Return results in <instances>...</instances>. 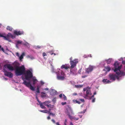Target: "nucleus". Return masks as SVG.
Here are the masks:
<instances>
[{"label":"nucleus","mask_w":125,"mask_h":125,"mask_svg":"<svg viewBox=\"0 0 125 125\" xmlns=\"http://www.w3.org/2000/svg\"><path fill=\"white\" fill-rule=\"evenodd\" d=\"M7 70L11 72L14 71L15 75L18 76L23 74V72L25 70V68L24 65H22L15 70L12 66L8 65Z\"/></svg>","instance_id":"f257e3e1"},{"label":"nucleus","mask_w":125,"mask_h":125,"mask_svg":"<svg viewBox=\"0 0 125 125\" xmlns=\"http://www.w3.org/2000/svg\"><path fill=\"white\" fill-rule=\"evenodd\" d=\"M114 68H113V70L117 74V76H121L122 75H124V73L121 72L120 69L122 67L121 65L119 66L118 62H116L114 64Z\"/></svg>","instance_id":"f03ea898"},{"label":"nucleus","mask_w":125,"mask_h":125,"mask_svg":"<svg viewBox=\"0 0 125 125\" xmlns=\"http://www.w3.org/2000/svg\"><path fill=\"white\" fill-rule=\"evenodd\" d=\"M70 60L69 62L71 66L69 68L70 69L71 68L73 69L76 66V64L78 63V59H75L74 60H73L72 57L70 58Z\"/></svg>","instance_id":"7ed1b4c3"},{"label":"nucleus","mask_w":125,"mask_h":125,"mask_svg":"<svg viewBox=\"0 0 125 125\" xmlns=\"http://www.w3.org/2000/svg\"><path fill=\"white\" fill-rule=\"evenodd\" d=\"M57 75V77L58 79L59 80H64L65 78L64 76L65 75V73L62 72V70H61L59 69V71L56 73Z\"/></svg>","instance_id":"20e7f679"},{"label":"nucleus","mask_w":125,"mask_h":125,"mask_svg":"<svg viewBox=\"0 0 125 125\" xmlns=\"http://www.w3.org/2000/svg\"><path fill=\"white\" fill-rule=\"evenodd\" d=\"M0 37H3V39L5 40H7L9 42H11L10 39V37H11L12 39H14V37L12 35L11 33H9L7 34L6 36L5 33L3 34H1L0 33Z\"/></svg>","instance_id":"39448f33"},{"label":"nucleus","mask_w":125,"mask_h":125,"mask_svg":"<svg viewBox=\"0 0 125 125\" xmlns=\"http://www.w3.org/2000/svg\"><path fill=\"white\" fill-rule=\"evenodd\" d=\"M37 101L39 103V104H37L39 105L41 107L42 109H45L46 108L45 106H47V101L43 103H42L41 101H39L38 99H36Z\"/></svg>","instance_id":"423d86ee"},{"label":"nucleus","mask_w":125,"mask_h":125,"mask_svg":"<svg viewBox=\"0 0 125 125\" xmlns=\"http://www.w3.org/2000/svg\"><path fill=\"white\" fill-rule=\"evenodd\" d=\"M83 90L84 91H86V94L85 95L86 96H90L92 95L90 88L89 86H87L86 88H83Z\"/></svg>","instance_id":"0eeeda50"},{"label":"nucleus","mask_w":125,"mask_h":125,"mask_svg":"<svg viewBox=\"0 0 125 125\" xmlns=\"http://www.w3.org/2000/svg\"><path fill=\"white\" fill-rule=\"evenodd\" d=\"M109 79L110 80L112 81H115L116 80V78L118 80L119 79V77L118 76H117L115 74H110L109 75Z\"/></svg>","instance_id":"6e6552de"},{"label":"nucleus","mask_w":125,"mask_h":125,"mask_svg":"<svg viewBox=\"0 0 125 125\" xmlns=\"http://www.w3.org/2000/svg\"><path fill=\"white\" fill-rule=\"evenodd\" d=\"M22 84H24L27 87H29L31 86V85H32V84L31 83V81L30 80L27 82V81H24L22 83Z\"/></svg>","instance_id":"1a4fd4ad"},{"label":"nucleus","mask_w":125,"mask_h":125,"mask_svg":"<svg viewBox=\"0 0 125 125\" xmlns=\"http://www.w3.org/2000/svg\"><path fill=\"white\" fill-rule=\"evenodd\" d=\"M4 75L5 76H7L10 78H12L13 76V74L12 73L8 71L4 73Z\"/></svg>","instance_id":"9d476101"},{"label":"nucleus","mask_w":125,"mask_h":125,"mask_svg":"<svg viewBox=\"0 0 125 125\" xmlns=\"http://www.w3.org/2000/svg\"><path fill=\"white\" fill-rule=\"evenodd\" d=\"M49 93L51 95L53 96L57 94V92L54 89H51L50 90Z\"/></svg>","instance_id":"9b49d317"},{"label":"nucleus","mask_w":125,"mask_h":125,"mask_svg":"<svg viewBox=\"0 0 125 125\" xmlns=\"http://www.w3.org/2000/svg\"><path fill=\"white\" fill-rule=\"evenodd\" d=\"M94 67L92 66H89L88 68H87L85 70V72L89 73L93 70Z\"/></svg>","instance_id":"f8f14e48"},{"label":"nucleus","mask_w":125,"mask_h":125,"mask_svg":"<svg viewBox=\"0 0 125 125\" xmlns=\"http://www.w3.org/2000/svg\"><path fill=\"white\" fill-rule=\"evenodd\" d=\"M14 33L16 35H20L23 34V32L22 31H14Z\"/></svg>","instance_id":"ddd939ff"},{"label":"nucleus","mask_w":125,"mask_h":125,"mask_svg":"<svg viewBox=\"0 0 125 125\" xmlns=\"http://www.w3.org/2000/svg\"><path fill=\"white\" fill-rule=\"evenodd\" d=\"M70 74H72V75H76L77 74V69H74V70L72 69H70Z\"/></svg>","instance_id":"4468645a"},{"label":"nucleus","mask_w":125,"mask_h":125,"mask_svg":"<svg viewBox=\"0 0 125 125\" xmlns=\"http://www.w3.org/2000/svg\"><path fill=\"white\" fill-rule=\"evenodd\" d=\"M61 68L62 69L64 68V69H65V70H67V69L70 68V65H69L68 66L66 64H65V65H63L61 66Z\"/></svg>","instance_id":"2eb2a0df"},{"label":"nucleus","mask_w":125,"mask_h":125,"mask_svg":"<svg viewBox=\"0 0 125 125\" xmlns=\"http://www.w3.org/2000/svg\"><path fill=\"white\" fill-rule=\"evenodd\" d=\"M8 65H5L3 67L2 71L4 73L8 71L6 69H7Z\"/></svg>","instance_id":"dca6fc26"},{"label":"nucleus","mask_w":125,"mask_h":125,"mask_svg":"<svg viewBox=\"0 0 125 125\" xmlns=\"http://www.w3.org/2000/svg\"><path fill=\"white\" fill-rule=\"evenodd\" d=\"M102 82L105 83H111V82H110V80H108L107 79H103L102 80Z\"/></svg>","instance_id":"f3484780"},{"label":"nucleus","mask_w":125,"mask_h":125,"mask_svg":"<svg viewBox=\"0 0 125 125\" xmlns=\"http://www.w3.org/2000/svg\"><path fill=\"white\" fill-rule=\"evenodd\" d=\"M19 58V59L21 62L22 61V59L23 58V56L25 55H16Z\"/></svg>","instance_id":"a211bd4d"},{"label":"nucleus","mask_w":125,"mask_h":125,"mask_svg":"<svg viewBox=\"0 0 125 125\" xmlns=\"http://www.w3.org/2000/svg\"><path fill=\"white\" fill-rule=\"evenodd\" d=\"M29 87L30 89L33 91H35L36 90L35 88L33 85H31V86L30 87Z\"/></svg>","instance_id":"6ab92c4d"},{"label":"nucleus","mask_w":125,"mask_h":125,"mask_svg":"<svg viewBox=\"0 0 125 125\" xmlns=\"http://www.w3.org/2000/svg\"><path fill=\"white\" fill-rule=\"evenodd\" d=\"M41 87L39 86H38L36 90L35 91L36 93L38 94H40V89L41 88Z\"/></svg>","instance_id":"aec40b11"},{"label":"nucleus","mask_w":125,"mask_h":125,"mask_svg":"<svg viewBox=\"0 0 125 125\" xmlns=\"http://www.w3.org/2000/svg\"><path fill=\"white\" fill-rule=\"evenodd\" d=\"M27 57L31 60H33L35 59L34 57L32 56V55H27Z\"/></svg>","instance_id":"412c9836"},{"label":"nucleus","mask_w":125,"mask_h":125,"mask_svg":"<svg viewBox=\"0 0 125 125\" xmlns=\"http://www.w3.org/2000/svg\"><path fill=\"white\" fill-rule=\"evenodd\" d=\"M31 78H32V79L33 81L34 82V83H35L36 82H38V81L36 79V77L35 76H32V77H31Z\"/></svg>","instance_id":"4be33fe9"},{"label":"nucleus","mask_w":125,"mask_h":125,"mask_svg":"<svg viewBox=\"0 0 125 125\" xmlns=\"http://www.w3.org/2000/svg\"><path fill=\"white\" fill-rule=\"evenodd\" d=\"M67 115H68L69 118H70V119H73V116H71L69 112H68V111H67Z\"/></svg>","instance_id":"5701e85b"},{"label":"nucleus","mask_w":125,"mask_h":125,"mask_svg":"<svg viewBox=\"0 0 125 125\" xmlns=\"http://www.w3.org/2000/svg\"><path fill=\"white\" fill-rule=\"evenodd\" d=\"M73 101L74 103H75V104L77 103L78 104H80L81 103L79 101H77L76 100H73Z\"/></svg>","instance_id":"b1692460"},{"label":"nucleus","mask_w":125,"mask_h":125,"mask_svg":"<svg viewBox=\"0 0 125 125\" xmlns=\"http://www.w3.org/2000/svg\"><path fill=\"white\" fill-rule=\"evenodd\" d=\"M22 44L27 46V47L29 48L30 47L29 44L27 42H26L25 43H23Z\"/></svg>","instance_id":"393cba45"},{"label":"nucleus","mask_w":125,"mask_h":125,"mask_svg":"<svg viewBox=\"0 0 125 125\" xmlns=\"http://www.w3.org/2000/svg\"><path fill=\"white\" fill-rule=\"evenodd\" d=\"M29 72L30 74V76H31V77H32L33 75L32 73V69L31 68H30L29 69Z\"/></svg>","instance_id":"a878e982"},{"label":"nucleus","mask_w":125,"mask_h":125,"mask_svg":"<svg viewBox=\"0 0 125 125\" xmlns=\"http://www.w3.org/2000/svg\"><path fill=\"white\" fill-rule=\"evenodd\" d=\"M69 111L72 114H74V113L73 112V110L72 109L71 107H69Z\"/></svg>","instance_id":"bb28decb"},{"label":"nucleus","mask_w":125,"mask_h":125,"mask_svg":"<svg viewBox=\"0 0 125 125\" xmlns=\"http://www.w3.org/2000/svg\"><path fill=\"white\" fill-rule=\"evenodd\" d=\"M6 29L7 30H9L10 31H11L12 30V28L10 26H7V27Z\"/></svg>","instance_id":"cd10ccee"},{"label":"nucleus","mask_w":125,"mask_h":125,"mask_svg":"<svg viewBox=\"0 0 125 125\" xmlns=\"http://www.w3.org/2000/svg\"><path fill=\"white\" fill-rule=\"evenodd\" d=\"M106 70L107 71H110L111 70V68L109 66H107V67H105Z\"/></svg>","instance_id":"c85d7f7f"},{"label":"nucleus","mask_w":125,"mask_h":125,"mask_svg":"<svg viewBox=\"0 0 125 125\" xmlns=\"http://www.w3.org/2000/svg\"><path fill=\"white\" fill-rule=\"evenodd\" d=\"M40 112L44 113H47V110L45 109L44 110H39Z\"/></svg>","instance_id":"c756f323"},{"label":"nucleus","mask_w":125,"mask_h":125,"mask_svg":"<svg viewBox=\"0 0 125 125\" xmlns=\"http://www.w3.org/2000/svg\"><path fill=\"white\" fill-rule=\"evenodd\" d=\"M1 50L3 52H4L6 54H8V53L4 52V50L3 48L1 47V46L0 45V50Z\"/></svg>","instance_id":"7c9ffc66"},{"label":"nucleus","mask_w":125,"mask_h":125,"mask_svg":"<svg viewBox=\"0 0 125 125\" xmlns=\"http://www.w3.org/2000/svg\"><path fill=\"white\" fill-rule=\"evenodd\" d=\"M44 84V83L42 82V81H41L40 83V85H39L41 87Z\"/></svg>","instance_id":"2f4dec72"},{"label":"nucleus","mask_w":125,"mask_h":125,"mask_svg":"<svg viewBox=\"0 0 125 125\" xmlns=\"http://www.w3.org/2000/svg\"><path fill=\"white\" fill-rule=\"evenodd\" d=\"M75 87L77 88H80L83 87V85H75Z\"/></svg>","instance_id":"473e14b6"},{"label":"nucleus","mask_w":125,"mask_h":125,"mask_svg":"<svg viewBox=\"0 0 125 125\" xmlns=\"http://www.w3.org/2000/svg\"><path fill=\"white\" fill-rule=\"evenodd\" d=\"M22 43V41H21L20 40H18L17 41V42L16 43L17 44H21Z\"/></svg>","instance_id":"72a5a7b5"},{"label":"nucleus","mask_w":125,"mask_h":125,"mask_svg":"<svg viewBox=\"0 0 125 125\" xmlns=\"http://www.w3.org/2000/svg\"><path fill=\"white\" fill-rule=\"evenodd\" d=\"M41 46L39 45H38L35 47L34 48L36 49H38L41 48Z\"/></svg>","instance_id":"f704fd0d"},{"label":"nucleus","mask_w":125,"mask_h":125,"mask_svg":"<svg viewBox=\"0 0 125 125\" xmlns=\"http://www.w3.org/2000/svg\"><path fill=\"white\" fill-rule=\"evenodd\" d=\"M25 79L26 81H29L30 80V79L27 76L25 77Z\"/></svg>","instance_id":"c9c22d12"},{"label":"nucleus","mask_w":125,"mask_h":125,"mask_svg":"<svg viewBox=\"0 0 125 125\" xmlns=\"http://www.w3.org/2000/svg\"><path fill=\"white\" fill-rule=\"evenodd\" d=\"M21 78L22 80L23 81V82H24V81H26L25 80V78H24L23 76H22L21 77Z\"/></svg>","instance_id":"e433bc0d"},{"label":"nucleus","mask_w":125,"mask_h":125,"mask_svg":"<svg viewBox=\"0 0 125 125\" xmlns=\"http://www.w3.org/2000/svg\"><path fill=\"white\" fill-rule=\"evenodd\" d=\"M111 62V59H108L107 61V62L108 64H110Z\"/></svg>","instance_id":"4c0bfd02"},{"label":"nucleus","mask_w":125,"mask_h":125,"mask_svg":"<svg viewBox=\"0 0 125 125\" xmlns=\"http://www.w3.org/2000/svg\"><path fill=\"white\" fill-rule=\"evenodd\" d=\"M53 107V105L51 104H47V107L52 108Z\"/></svg>","instance_id":"58836bf2"},{"label":"nucleus","mask_w":125,"mask_h":125,"mask_svg":"<svg viewBox=\"0 0 125 125\" xmlns=\"http://www.w3.org/2000/svg\"><path fill=\"white\" fill-rule=\"evenodd\" d=\"M63 99L64 100H67V98L66 96L65 95H64V94H63Z\"/></svg>","instance_id":"ea45409f"},{"label":"nucleus","mask_w":125,"mask_h":125,"mask_svg":"<svg viewBox=\"0 0 125 125\" xmlns=\"http://www.w3.org/2000/svg\"><path fill=\"white\" fill-rule=\"evenodd\" d=\"M9 51V50L7 48H6V49L5 51L4 50V52L6 53H7V52H8Z\"/></svg>","instance_id":"a19ab883"},{"label":"nucleus","mask_w":125,"mask_h":125,"mask_svg":"<svg viewBox=\"0 0 125 125\" xmlns=\"http://www.w3.org/2000/svg\"><path fill=\"white\" fill-rule=\"evenodd\" d=\"M86 109H84L83 111H81L79 112L80 113H84L86 111Z\"/></svg>","instance_id":"79ce46f5"},{"label":"nucleus","mask_w":125,"mask_h":125,"mask_svg":"<svg viewBox=\"0 0 125 125\" xmlns=\"http://www.w3.org/2000/svg\"><path fill=\"white\" fill-rule=\"evenodd\" d=\"M72 119H74V120H77L79 119L78 118H75V117H73Z\"/></svg>","instance_id":"37998d69"},{"label":"nucleus","mask_w":125,"mask_h":125,"mask_svg":"<svg viewBox=\"0 0 125 125\" xmlns=\"http://www.w3.org/2000/svg\"><path fill=\"white\" fill-rule=\"evenodd\" d=\"M79 100L81 101V102H84V99H80Z\"/></svg>","instance_id":"c03bdc74"},{"label":"nucleus","mask_w":125,"mask_h":125,"mask_svg":"<svg viewBox=\"0 0 125 125\" xmlns=\"http://www.w3.org/2000/svg\"><path fill=\"white\" fill-rule=\"evenodd\" d=\"M3 79H4L5 80H7L8 79V78H6L4 77V76L2 77Z\"/></svg>","instance_id":"a18cd8bd"},{"label":"nucleus","mask_w":125,"mask_h":125,"mask_svg":"<svg viewBox=\"0 0 125 125\" xmlns=\"http://www.w3.org/2000/svg\"><path fill=\"white\" fill-rule=\"evenodd\" d=\"M52 101L53 102H55L56 101V98H54L52 100Z\"/></svg>","instance_id":"49530a36"},{"label":"nucleus","mask_w":125,"mask_h":125,"mask_svg":"<svg viewBox=\"0 0 125 125\" xmlns=\"http://www.w3.org/2000/svg\"><path fill=\"white\" fill-rule=\"evenodd\" d=\"M66 102H62V103H61V104L62 105H65V104H66Z\"/></svg>","instance_id":"de8ad7c7"},{"label":"nucleus","mask_w":125,"mask_h":125,"mask_svg":"<svg viewBox=\"0 0 125 125\" xmlns=\"http://www.w3.org/2000/svg\"><path fill=\"white\" fill-rule=\"evenodd\" d=\"M87 75H84V76H82V77L83 78H84L86 77H87Z\"/></svg>","instance_id":"09e8293b"},{"label":"nucleus","mask_w":125,"mask_h":125,"mask_svg":"<svg viewBox=\"0 0 125 125\" xmlns=\"http://www.w3.org/2000/svg\"><path fill=\"white\" fill-rule=\"evenodd\" d=\"M59 96L60 98H62V94H60L59 95Z\"/></svg>","instance_id":"8fccbe9b"},{"label":"nucleus","mask_w":125,"mask_h":125,"mask_svg":"<svg viewBox=\"0 0 125 125\" xmlns=\"http://www.w3.org/2000/svg\"><path fill=\"white\" fill-rule=\"evenodd\" d=\"M95 98H94V99H93L92 100V102H95Z\"/></svg>","instance_id":"3c124183"},{"label":"nucleus","mask_w":125,"mask_h":125,"mask_svg":"<svg viewBox=\"0 0 125 125\" xmlns=\"http://www.w3.org/2000/svg\"><path fill=\"white\" fill-rule=\"evenodd\" d=\"M122 63L123 64H125V61H123Z\"/></svg>","instance_id":"603ef678"},{"label":"nucleus","mask_w":125,"mask_h":125,"mask_svg":"<svg viewBox=\"0 0 125 125\" xmlns=\"http://www.w3.org/2000/svg\"><path fill=\"white\" fill-rule=\"evenodd\" d=\"M36 94L35 95V96H38V94H39L35 92Z\"/></svg>","instance_id":"864d4df0"},{"label":"nucleus","mask_w":125,"mask_h":125,"mask_svg":"<svg viewBox=\"0 0 125 125\" xmlns=\"http://www.w3.org/2000/svg\"><path fill=\"white\" fill-rule=\"evenodd\" d=\"M56 124L57 125H60L59 124V122H57L56 123Z\"/></svg>","instance_id":"5fc2aeb1"},{"label":"nucleus","mask_w":125,"mask_h":125,"mask_svg":"<svg viewBox=\"0 0 125 125\" xmlns=\"http://www.w3.org/2000/svg\"><path fill=\"white\" fill-rule=\"evenodd\" d=\"M18 44H17V43H16V47L17 48H18Z\"/></svg>","instance_id":"6e6d98bb"},{"label":"nucleus","mask_w":125,"mask_h":125,"mask_svg":"<svg viewBox=\"0 0 125 125\" xmlns=\"http://www.w3.org/2000/svg\"><path fill=\"white\" fill-rule=\"evenodd\" d=\"M70 125H73V124L72 122H70Z\"/></svg>","instance_id":"4d7b16f0"},{"label":"nucleus","mask_w":125,"mask_h":125,"mask_svg":"<svg viewBox=\"0 0 125 125\" xmlns=\"http://www.w3.org/2000/svg\"><path fill=\"white\" fill-rule=\"evenodd\" d=\"M47 55H42L43 56V57L44 58V59H45V56H46Z\"/></svg>","instance_id":"13d9d810"},{"label":"nucleus","mask_w":125,"mask_h":125,"mask_svg":"<svg viewBox=\"0 0 125 125\" xmlns=\"http://www.w3.org/2000/svg\"><path fill=\"white\" fill-rule=\"evenodd\" d=\"M52 121L53 122V123H55V121L54 120H53V119H52Z\"/></svg>","instance_id":"bf43d9fd"},{"label":"nucleus","mask_w":125,"mask_h":125,"mask_svg":"<svg viewBox=\"0 0 125 125\" xmlns=\"http://www.w3.org/2000/svg\"><path fill=\"white\" fill-rule=\"evenodd\" d=\"M50 117L49 116L47 117V119H50Z\"/></svg>","instance_id":"052dcab7"},{"label":"nucleus","mask_w":125,"mask_h":125,"mask_svg":"<svg viewBox=\"0 0 125 125\" xmlns=\"http://www.w3.org/2000/svg\"><path fill=\"white\" fill-rule=\"evenodd\" d=\"M50 115H54V114H53L52 113H50Z\"/></svg>","instance_id":"680f3d73"},{"label":"nucleus","mask_w":125,"mask_h":125,"mask_svg":"<svg viewBox=\"0 0 125 125\" xmlns=\"http://www.w3.org/2000/svg\"><path fill=\"white\" fill-rule=\"evenodd\" d=\"M96 94V92H94V95H95V94Z\"/></svg>","instance_id":"e2e57ef3"},{"label":"nucleus","mask_w":125,"mask_h":125,"mask_svg":"<svg viewBox=\"0 0 125 125\" xmlns=\"http://www.w3.org/2000/svg\"><path fill=\"white\" fill-rule=\"evenodd\" d=\"M25 52H23L21 55H25Z\"/></svg>","instance_id":"0e129e2a"},{"label":"nucleus","mask_w":125,"mask_h":125,"mask_svg":"<svg viewBox=\"0 0 125 125\" xmlns=\"http://www.w3.org/2000/svg\"><path fill=\"white\" fill-rule=\"evenodd\" d=\"M2 68V67L0 66V70H1Z\"/></svg>","instance_id":"69168bd1"},{"label":"nucleus","mask_w":125,"mask_h":125,"mask_svg":"<svg viewBox=\"0 0 125 125\" xmlns=\"http://www.w3.org/2000/svg\"><path fill=\"white\" fill-rule=\"evenodd\" d=\"M35 98L36 99H38V96H35Z\"/></svg>","instance_id":"338daca9"},{"label":"nucleus","mask_w":125,"mask_h":125,"mask_svg":"<svg viewBox=\"0 0 125 125\" xmlns=\"http://www.w3.org/2000/svg\"><path fill=\"white\" fill-rule=\"evenodd\" d=\"M44 95H42V97H45V96Z\"/></svg>","instance_id":"774afa93"}]
</instances>
